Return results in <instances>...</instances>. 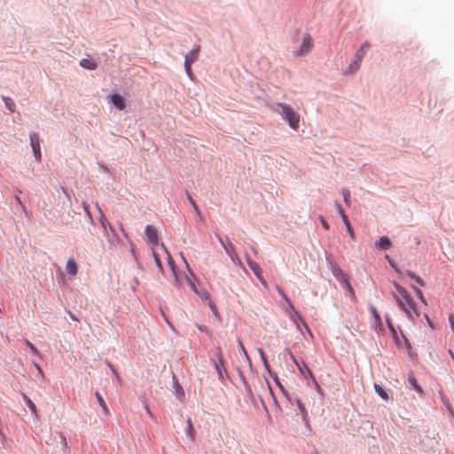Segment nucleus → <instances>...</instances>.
Returning <instances> with one entry per match:
<instances>
[{
	"instance_id": "obj_17",
	"label": "nucleus",
	"mask_w": 454,
	"mask_h": 454,
	"mask_svg": "<svg viewBox=\"0 0 454 454\" xmlns=\"http://www.w3.org/2000/svg\"><path fill=\"white\" fill-rule=\"evenodd\" d=\"M393 298L397 305V307L405 313L406 317L412 320V313L409 310V309L406 307V305L402 301V300L396 296L395 294H393Z\"/></svg>"
},
{
	"instance_id": "obj_54",
	"label": "nucleus",
	"mask_w": 454,
	"mask_h": 454,
	"mask_svg": "<svg viewBox=\"0 0 454 454\" xmlns=\"http://www.w3.org/2000/svg\"><path fill=\"white\" fill-rule=\"evenodd\" d=\"M345 227H346L347 232H348V234L349 235V237H350L351 239H353V238H354V231H353V230H352V228H351V225H350V224H348V225H346Z\"/></svg>"
},
{
	"instance_id": "obj_44",
	"label": "nucleus",
	"mask_w": 454,
	"mask_h": 454,
	"mask_svg": "<svg viewBox=\"0 0 454 454\" xmlns=\"http://www.w3.org/2000/svg\"><path fill=\"white\" fill-rule=\"evenodd\" d=\"M401 335L403 340L405 348L407 349L408 352H411L412 350L411 342L409 341V340L406 338V336L402 332H401Z\"/></svg>"
},
{
	"instance_id": "obj_23",
	"label": "nucleus",
	"mask_w": 454,
	"mask_h": 454,
	"mask_svg": "<svg viewBox=\"0 0 454 454\" xmlns=\"http://www.w3.org/2000/svg\"><path fill=\"white\" fill-rule=\"evenodd\" d=\"M23 400L30 410L31 415L37 418V410L35 404L32 402V400L26 395L22 394Z\"/></svg>"
},
{
	"instance_id": "obj_34",
	"label": "nucleus",
	"mask_w": 454,
	"mask_h": 454,
	"mask_svg": "<svg viewBox=\"0 0 454 454\" xmlns=\"http://www.w3.org/2000/svg\"><path fill=\"white\" fill-rule=\"evenodd\" d=\"M406 275L410 278L414 279L420 286H425V282L422 280V278L419 276L416 275L414 272H412L411 270H407Z\"/></svg>"
},
{
	"instance_id": "obj_19",
	"label": "nucleus",
	"mask_w": 454,
	"mask_h": 454,
	"mask_svg": "<svg viewBox=\"0 0 454 454\" xmlns=\"http://www.w3.org/2000/svg\"><path fill=\"white\" fill-rule=\"evenodd\" d=\"M408 381L412 389H414L418 393L422 392V387L418 383L417 379L412 372L408 373Z\"/></svg>"
},
{
	"instance_id": "obj_59",
	"label": "nucleus",
	"mask_w": 454,
	"mask_h": 454,
	"mask_svg": "<svg viewBox=\"0 0 454 454\" xmlns=\"http://www.w3.org/2000/svg\"><path fill=\"white\" fill-rule=\"evenodd\" d=\"M340 217H341V220H342V222H343L345 226L350 224V223H349L347 215H345V213L340 215Z\"/></svg>"
},
{
	"instance_id": "obj_46",
	"label": "nucleus",
	"mask_w": 454,
	"mask_h": 454,
	"mask_svg": "<svg viewBox=\"0 0 454 454\" xmlns=\"http://www.w3.org/2000/svg\"><path fill=\"white\" fill-rule=\"evenodd\" d=\"M385 258L387 260L389 265L395 270V271L400 273V270H398L395 262L389 257V255L386 254Z\"/></svg>"
},
{
	"instance_id": "obj_48",
	"label": "nucleus",
	"mask_w": 454,
	"mask_h": 454,
	"mask_svg": "<svg viewBox=\"0 0 454 454\" xmlns=\"http://www.w3.org/2000/svg\"><path fill=\"white\" fill-rule=\"evenodd\" d=\"M318 218L320 220V223L322 224V227L325 229V230H328L329 229V224L328 223L326 222V220L321 215H318Z\"/></svg>"
},
{
	"instance_id": "obj_55",
	"label": "nucleus",
	"mask_w": 454,
	"mask_h": 454,
	"mask_svg": "<svg viewBox=\"0 0 454 454\" xmlns=\"http://www.w3.org/2000/svg\"><path fill=\"white\" fill-rule=\"evenodd\" d=\"M302 325L303 327L305 328L306 330V333L310 336V337H313V334L309 327V325H307V323L305 321H302Z\"/></svg>"
},
{
	"instance_id": "obj_21",
	"label": "nucleus",
	"mask_w": 454,
	"mask_h": 454,
	"mask_svg": "<svg viewBox=\"0 0 454 454\" xmlns=\"http://www.w3.org/2000/svg\"><path fill=\"white\" fill-rule=\"evenodd\" d=\"M107 243L109 246V248L115 249L119 247L120 244V238L118 237L116 231L112 232V235L108 237Z\"/></svg>"
},
{
	"instance_id": "obj_4",
	"label": "nucleus",
	"mask_w": 454,
	"mask_h": 454,
	"mask_svg": "<svg viewBox=\"0 0 454 454\" xmlns=\"http://www.w3.org/2000/svg\"><path fill=\"white\" fill-rule=\"evenodd\" d=\"M313 48V42L309 33H304L302 35L301 43L298 48L293 51L294 58L303 57L308 55Z\"/></svg>"
},
{
	"instance_id": "obj_28",
	"label": "nucleus",
	"mask_w": 454,
	"mask_h": 454,
	"mask_svg": "<svg viewBox=\"0 0 454 454\" xmlns=\"http://www.w3.org/2000/svg\"><path fill=\"white\" fill-rule=\"evenodd\" d=\"M2 99L4 103V106L5 107L12 113L15 112V103L14 101L12 100V98H11L10 97L8 96H3L2 97Z\"/></svg>"
},
{
	"instance_id": "obj_31",
	"label": "nucleus",
	"mask_w": 454,
	"mask_h": 454,
	"mask_svg": "<svg viewBox=\"0 0 454 454\" xmlns=\"http://www.w3.org/2000/svg\"><path fill=\"white\" fill-rule=\"evenodd\" d=\"M262 364H263V366H264L265 370H266V371L270 373V375L274 379V381L276 382V384H277L278 386H279V387L282 389V386H281V384H280V383H279V381H278V379L277 374H276V373H275V374H272V373L270 372V365H269V364H268V361H267L266 357L264 358V360H262Z\"/></svg>"
},
{
	"instance_id": "obj_9",
	"label": "nucleus",
	"mask_w": 454,
	"mask_h": 454,
	"mask_svg": "<svg viewBox=\"0 0 454 454\" xmlns=\"http://www.w3.org/2000/svg\"><path fill=\"white\" fill-rule=\"evenodd\" d=\"M200 48L199 45H194L188 51V53L184 57V67H187V66L191 67L192 64L198 59L199 54H200Z\"/></svg>"
},
{
	"instance_id": "obj_32",
	"label": "nucleus",
	"mask_w": 454,
	"mask_h": 454,
	"mask_svg": "<svg viewBox=\"0 0 454 454\" xmlns=\"http://www.w3.org/2000/svg\"><path fill=\"white\" fill-rule=\"evenodd\" d=\"M374 389H375V392L384 400L387 399L388 397V395L386 391V389L382 387V386H380V385H377V384H374Z\"/></svg>"
},
{
	"instance_id": "obj_12",
	"label": "nucleus",
	"mask_w": 454,
	"mask_h": 454,
	"mask_svg": "<svg viewBox=\"0 0 454 454\" xmlns=\"http://www.w3.org/2000/svg\"><path fill=\"white\" fill-rule=\"evenodd\" d=\"M248 267L253 271L256 278L262 284L265 285V280L262 277V270L260 265L256 262H248Z\"/></svg>"
},
{
	"instance_id": "obj_62",
	"label": "nucleus",
	"mask_w": 454,
	"mask_h": 454,
	"mask_svg": "<svg viewBox=\"0 0 454 454\" xmlns=\"http://www.w3.org/2000/svg\"><path fill=\"white\" fill-rule=\"evenodd\" d=\"M309 379L312 380L313 386H315L317 389H319L320 387H319L317 381L316 380V379L314 378V376L312 375V378H309Z\"/></svg>"
},
{
	"instance_id": "obj_53",
	"label": "nucleus",
	"mask_w": 454,
	"mask_h": 454,
	"mask_svg": "<svg viewBox=\"0 0 454 454\" xmlns=\"http://www.w3.org/2000/svg\"><path fill=\"white\" fill-rule=\"evenodd\" d=\"M409 310H410L411 312L412 311V312L415 314V316H416L417 317H419V311H418V309H417V308H416V304H415V302H414V301H413V305H412V307H409Z\"/></svg>"
},
{
	"instance_id": "obj_1",
	"label": "nucleus",
	"mask_w": 454,
	"mask_h": 454,
	"mask_svg": "<svg viewBox=\"0 0 454 454\" xmlns=\"http://www.w3.org/2000/svg\"><path fill=\"white\" fill-rule=\"evenodd\" d=\"M271 109L287 122L291 129H298L300 126V115L290 105L286 103L277 102L271 106Z\"/></svg>"
},
{
	"instance_id": "obj_15",
	"label": "nucleus",
	"mask_w": 454,
	"mask_h": 454,
	"mask_svg": "<svg viewBox=\"0 0 454 454\" xmlns=\"http://www.w3.org/2000/svg\"><path fill=\"white\" fill-rule=\"evenodd\" d=\"M96 207L100 214V216H99V222L101 223V226L102 228L104 229V231H107V229H109V231L111 232H114V226L107 221V219L105 217V215L104 213L102 212L101 208L98 207V203H96Z\"/></svg>"
},
{
	"instance_id": "obj_56",
	"label": "nucleus",
	"mask_w": 454,
	"mask_h": 454,
	"mask_svg": "<svg viewBox=\"0 0 454 454\" xmlns=\"http://www.w3.org/2000/svg\"><path fill=\"white\" fill-rule=\"evenodd\" d=\"M335 207L340 215L344 214V210L339 202H335Z\"/></svg>"
},
{
	"instance_id": "obj_47",
	"label": "nucleus",
	"mask_w": 454,
	"mask_h": 454,
	"mask_svg": "<svg viewBox=\"0 0 454 454\" xmlns=\"http://www.w3.org/2000/svg\"><path fill=\"white\" fill-rule=\"evenodd\" d=\"M33 365L36 369L38 376L43 379L44 375H43V372L41 366L35 362H33Z\"/></svg>"
},
{
	"instance_id": "obj_40",
	"label": "nucleus",
	"mask_w": 454,
	"mask_h": 454,
	"mask_svg": "<svg viewBox=\"0 0 454 454\" xmlns=\"http://www.w3.org/2000/svg\"><path fill=\"white\" fill-rule=\"evenodd\" d=\"M161 247H162L165 249V251H166V254H167V255H168V263L169 267L171 268V270H172L173 274H174L175 276H176V268H175V262H174V261L172 260V258H171L170 254H168V252L167 251V249H166V247H164V245H163V244H161Z\"/></svg>"
},
{
	"instance_id": "obj_42",
	"label": "nucleus",
	"mask_w": 454,
	"mask_h": 454,
	"mask_svg": "<svg viewBox=\"0 0 454 454\" xmlns=\"http://www.w3.org/2000/svg\"><path fill=\"white\" fill-rule=\"evenodd\" d=\"M393 286L397 291V293H399L402 296L406 294L407 290L403 286H402L398 282L393 281Z\"/></svg>"
},
{
	"instance_id": "obj_38",
	"label": "nucleus",
	"mask_w": 454,
	"mask_h": 454,
	"mask_svg": "<svg viewBox=\"0 0 454 454\" xmlns=\"http://www.w3.org/2000/svg\"><path fill=\"white\" fill-rule=\"evenodd\" d=\"M411 288L415 292V294H416L417 297L419 299V301L422 303H424L425 305H427V301H426V299H425V297L423 295L422 291L419 288H418L417 286H413V285L411 286Z\"/></svg>"
},
{
	"instance_id": "obj_49",
	"label": "nucleus",
	"mask_w": 454,
	"mask_h": 454,
	"mask_svg": "<svg viewBox=\"0 0 454 454\" xmlns=\"http://www.w3.org/2000/svg\"><path fill=\"white\" fill-rule=\"evenodd\" d=\"M215 237L220 244V246L223 248L225 251V248L227 247V242H224L222 237L219 234H215Z\"/></svg>"
},
{
	"instance_id": "obj_52",
	"label": "nucleus",
	"mask_w": 454,
	"mask_h": 454,
	"mask_svg": "<svg viewBox=\"0 0 454 454\" xmlns=\"http://www.w3.org/2000/svg\"><path fill=\"white\" fill-rule=\"evenodd\" d=\"M276 289H277L278 293L281 295L283 300L287 298V295L286 294L284 290L279 286H277Z\"/></svg>"
},
{
	"instance_id": "obj_25",
	"label": "nucleus",
	"mask_w": 454,
	"mask_h": 454,
	"mask_svg": "<svg viewBox=\"0 0 454 454\" xmlns=\"http://www.w3.org/2000/svg\"><path fill=\"white\" fill-rule=\"evenodd\" d=\"M95 396H96L98 403L101 407L102 412L105 415H108L109 410H108L107 405H106L104 398L102 397V395L97 391V392H95Z\"/></svg>"
},
{
	"instance_id": "obj_16",
	"label": "nucleus",
	"mask_w": 454,
	"mask_h": 454,
	"mask_svg": "<svg viewBox=\"0 0 454 454\" xmlns=\"http://www.w3.org/2000/svg\"><path fill=\"white\" fill-rule=\"evenodd\" d=\"M374 246L382 250H387L391 247V241L387 236H381L375 241Z\"/></svg>"
},
{
	"instance_id": "obj_11",
	"label": "nucleus",
	"mask_w": 454,
	"mask_h": 454,
	"mask_svg": "<svg viewBox=\"0 0 454 454\" xmlns=\"http://www.w3.org/2000/svg\"><path fill=\"white\" fill-rule=\"evenodd\" d=\"M172 388H173V394L176 395V397L178 400L181 401L184 398V388L180 385L177 378L175 375L172 376Z\"/></svg>"
},
{
	"instance_id": "obj_14",
	"label": "nucleus",
	"mask_w": 454,
	"mask_h": 454,
	"mask_svg": "<svg viewBox=\"0 0 454 454\" xmlns=\"http://www.w3.org/2000/svg\"><path fill=\"white\" fill-rule=\"evenodd\" d=\"M110 99L112 104L119 110H122L125 108V102L122 96L114 93L110 96Z\"/></svg>"
},
{
	"instance_id": "obj_35",
	"label": "nucleus",
	"mask_w": 454,
	"mask_h": 454,
	"mask_svg": "<svg viewBox=\"0 0 454 454\" xmlns=\"http://www.w3.org/2000/svg\"><path fill=\"white\" fill-rule=\"evenodd\" d=\"M82 208H83V211L86 215V217H87V220L90 223H93V217L91 215V213L90 211V206L87 202L83 201L82 202Z\"/></svg>"
},
{
	"instance_id": "obj_41",
	"label": "nucleus",
	"mask_w": 454,
	"mask_h": 454,
	"mask_svg": "<svg viewBox=\"0 0 454 454\" xmlns=\"http://www.w3.org/2000/svg\"><path fill=\"white\" fill-rule=\"evenodd\" d=\"M186 437L191 442L195 441V429L193 427H190V428L187 427Z\"/></svg>"
},
{
	"instance_id": "obj_2",
	"label": "nucleus",
	"mask_w": 454,
	"mask_h": 454,
	"mask_svg": "<svg viewBox=\"0 0 454 454\" xmlns=\"http://www.w3.org/2000/svg\"><path fill=\"white\" fill-rule=\"evenodd\" d=\"M371 47L368 41L364 42L359 48L356 51L353 59L350 64L344 70V74L350 75L357 72L361 67V63L364 56L366 55L367 50Z\"/></svg>"
},
{
	"instance_id": "obj_63",
	"label": "nucleus",
	"mask_w": 454,
	"mask_h": 454,
	"mask_svg": "<svg viewBox=\"0 0 454 454\" xmlns=\"http://www.w3.org/2000/svg\"><path fill=\"white\" fill-rule=\"evenodd\" d=\"M258 353H259V356H260V358L261 360H264V358L266 357L262 349V348H258Z\"/></svg>"
},
{
	"instance_id": "obj_6",
	"label": "nucleus",
	"mask_w": 454,
	"mask_h": 454,
	"mask_svg": "<svg viewBox=\"0 0 454 454\" xmlns=\"http://www.w3.org/2000/svg\"><path fill=\"white\" fill-rule=\"evenodd\" d=\"M215 356L217 357V361H215V367L217 372L218 379L223 380L224 377L227 375V372L223 364L222 350L220 347L216 348Z\"/></svg>"
},
{
	"instance_id": "obj_36",
	"label": "nucleus",
	"mask_w": 454,
	"mask_h": 454,
	"mask_svg": "<svg viewBox=\"0 0 454 454\" xmlns=\"http://www.w3.org/2000/svg\"><path fill=\"white\" fill-rule=\"evenodd\" d=\"M152 254H153V259H154L155 264H156V266H157V268H158L159 271L162 273V272H163V266H162V264H161V262H160V258H159L158 254H156V252L154 251V249H153V248H152Z\"/></svg>"
},
{
	"instance_id": "obj_27",
	"label": "nucleus",
	"mask_w": 454,
	"mask_h": 454,
	"mask_svg": "<svg viewBox=\"0 0 454 454\" xmlns=\"http://www.w3.org/2000/svg\"><path fill=\"white\" fill-rule=\"evenodd\" d=\"M208 304V307L210 309V310L212 311L213 313V316L215 317V319L218 322V323H222V317L216 308V305L215 303L213 301V300H209V302L207 303Z\"/></svg>"
},
{
	"instance_id": "obj_13",
	"label": "nucleus",
	"mask_w": 454,
	"mask_h": 454,
	"mask_svg": "<svg viewBox=\"0 0 454 454\" xmlns=\"http://www.w3.org/2000/svg\"><path fill=\"white\" fill-rule=\"evenodd\" d=\"M79 65L81 67L90 71L97 69L98 66V63L95 60H93L90 56L82 59L79 61Z\"/></svg>"
},
{
	"instance_id": "obj_30",
	"label": "nucleus",
	"mask_w": 454,
	"mask_h": 454,
	"mask_svg": "<svg viewBox=\"0 0 454 454\" xmlns=\"http://www.w3.org/2000/svg\"><path fill=\"white\" fill-rule=\"evenodd\" d=\"M369 309H370V312L372 313V316L373 317L376 324L378 325H382L381 317H380L379 312L377 311L376 308L374 306L371 305L369 307Z\"/></svg>"
},
{
	"instance_id": "obj_58",
	"label": "nucleus",
	"mask_w": 454,
	"mask_h": 454,
	"mask_svg": "<svg viewBox=\"0 0 454 454\" xmlns=\"http://www.w3.org/2000/svg\"><path fill=\"white\" fill-rule=\"evenodd\" d=\"M340 217H341V220H342V222H343L345 226L350 224V223H349L347 215H345V213L340 215Z\"/></svg>"
},
{
	"instance_id": "obj_43",
	"label": "nucleus",
	"mask_w": 454,
	"mask_h": 454,
	"mask_svg": "<svg viewBox=\"0 0 454 454\" xmlns=\"http://www.w3.org/2000/svg\"><path fill=\"white\" fill-rule=\"evenodd\" d=\"M25 343H26V345L29 348L30 351H31L35 356H38V355H39V351H38V349L36 348V347H35L32 342H30L28 340H25Z\"/></svg>"
},
{
	"instance_id": "obj_10",
	"label": "nucleus",
	"mask_w": 454,
	"mask_h": 454,
	"mask_svg": "<svg viewBox=\"0 0 454 454\" xmlns=\"http://www.w3.org/2000/svg\"><path fill=\"white\" fill-rule=\"evenodd\" d=\"M145 240L152 245H157L158 244V236H157V231L155 227L148 224L145 228Z\"/></svg>"
},
{
	"instance_id": "obj_60",
	"label": "nucleus",
	"mask_w": 454,
	"mask_h": 454,
	"mask_svg": "<svg viewBox=\"0 0 454 454\" xmlns=\"http://www.w3.org/2000/svg\"><path fill=\"white\" fill-rule=\"evenodd\" d=\"M186 196H187V200L190 202V204L192 205V207L194 204H196L195 200L192 199V197L191 196V194L188 192H186Z\"/></svg>"
},
{
	"instance_id": "obj_64",
	"label": "nucleus",
	"mask_w": 454,
	"mask_h": 454,
	"mask_svg": "<svg viewBox=\"0 0 454 454\" xmlns=\"http://www.w3.org/2000/svg\"><path fill=\"white\" fill-rule=\"evenodd\" d=\"M425 318H426L429 327L434 328V325H433L432 322L430 321L427 314H425Z\"/></svg>"
},
{
	"instance_id": "obj_57",
	"label": "nucleus",
	"mask_w": 454,
	"mask_h": 454,
	"mask_svg": "<svg viewBox=\"0 0 454 454\" xmlns=\"http://www.w3.org/2000/svg\"><path fill=\"white\" fill-rule=\"evenodd\" d=\"M160 314L161 316L163 317V319L165 320V322L170 326L172 327V324L170 323V321L168 320V317L165 315L164 311L160 309Z\"/></svg>"
},
{
	"instance_id": "obj_7",
	"label": "nucleus",
	"mask_w": 454,
	"mask_h": 454,
	"mask_svg": "<svg viewBox=\"0 0 454 454\" xmlns=\"http://www.w3.org/2000/svg\"><path fill=\"white\" fill-rule=\"evenodd\" d=\"M225 253L227 254V255H229V257L233 264H235L242 269H245L243 262H241L240 258L238 256V254L235 251V247H234L233 244L230 241V239L228 238H227V247L225 248Z\"/></svg>"
},
{
	"instance_id": "obj_39",
	"label": "nucleus",
	"mask_w": 454,
	"mask_h": 454,
	"mask_svg": "<svg viewBox=\"0 0 454 454\" xmlns=\"http://www.w3.org/2000/svg\"><path fill=\"white\" fill-rule=\"evenodd\" d=\"M295 402H296V403H297L298 409H299V411H300V412H301V414L302 419H306V417H307V411H306V409H305L304 404H303V403L301 402V400H300V399H298V398L295 400Z\"/></svg>"
},
{
	"instance_id": "obj_33",
	"label": "nucleus",
	"mask_w": 454,
	"mask_h": 454,
	"mask_svg": "<svg viewBox=\"0 0 454 454\" xmlns=\"http://www.w3.org/2000/svg\"><path fill=\"white\" fill-rule=\"evenodd\" d=\"M284 302L282 303V306L284 308V309L288 313V314H291V312H294V311H296L291 302V301L289 300V298H286L283 300Z\"/></svg>"
},
{
	"instance_id": "obj_45",
	"label": "nucleus",
	"mask_w": 454,
	"mask_h": 454,
	"mask_svg": "<svg viewBox=\"0 0 454 454\" xmlns=\"http://www.w3.org/2000/svg\"><path fill=\"white\" fill-rule=\"evenodd\" d=\"M406 304L408 305V307H412L413 305V300H412V297L410 295V294L408 292H406V294H404L403 296H402Z\"/></svg>"
},
{
	"instance_id": "obj_26",
	"label": "nucleus",
	"mask_w": 454,
	"mask_h": 454,
	"mask_svg": "<svg viewBox=\"0 0 454 454\" xmlns=\"http://www.w3.org/2000/svg\"><path fill=\"white\" fill-rule=\"evenodd\" d=\"M66 269L72 277L75 276L77 273V265L73 259L67 260Z\"/></svg>"
},
{
	"instance_id": "obj_37",
	"label": "nucleus",
	"mask_w": 454,
	"mask_h": 454,
	"mask_svg": "<svg viewBox=\"0 0 454 454\" xmlns=\"http://www.w3.org/2000/svg\"><path fill=\"white\" fill-rule=\"evenodd\" d=\"M341 193H342V197H343V201L344 203L347 205V206H349L350 205V192L348 189L347 188H343L341 190Z\"/></svg>"
},
{
	"instance_id": "obj_5",
	"label": "nucleus",
	"mask_w": 454,
	"mask_h": 454,
	"mask_svg": "<svg viewBox=\"0 0 454 454\" xmlns=\"http://www.w3.org/2000/svg\"><path fill=\"white\" fill-rule=\"evenodd\" d=\"M286 351H287L291 360L296 365L300 374L305 378H312V372H311L310 369L309 368V366L306 364V363L304 361H298L295 358V356L293 355V353L290 351L289 348H286Z\"/></svg>"
},
{
	"instance_id": "obj_24",
	"label": "nucleus",
	"mask_w": 454,
	"mask_h": 454,
	"mask_svg": "<svg viewBox=\"0 0 454 454\" xmlns=\"http://www.w3.org/2000/svg\"><path fill=\"white\" fill-rule=\"evenodd\" d=\"M239 378H240V380H241V381L243 383V386L245 387V391H246L247 395H248L249 397L252 398L253 397V391H252V388L249 386V384H248V382H247V380L243 372L239 370Z\"/></svg>"
},
{
	"instance_id": "obj_50",
	"label": "nucleus",
	"mask_w": 454,
	"mask_h": 454,
	"mask_svg": "<svg viewBox=\"0 0 454 454\" xmlns=\"http://www.w3.org/2000/svg\"><path fill=\"white\" fill-rule=\"evenodd\" d=\"M186 280L189 283L191 288L193 292H197L198 287L196 286L195 283L189 277H186Z\"/></svg>"
},
{
	"instance_id": "obj_8",
	"label": "nucleus",
	"mask_w": 454,
	"mask_h": 454,
	"mask_svg": "<svg viewBox=\"0 0 454 454\" xmlns=\"http://www.w3.org/2000/svg\"><path fill=\"white\" fill-rule=\"evenodd\" d=\"M36 137V133L33 132L29 134V140H30V145L33 151V154L35 157V160L36 161H40L42 159V153L40 149V143L38 140H35V137Z\"/></svg>"
},
{
	"instance_id": "obj_29",
	"label": "nucleus",
	"mask_w": 454,
	"mask_h": 454,
	"mask_svg": "<svg viewBox=\"0 0 454 454\" xmlns=\"http://www.w3.org/2000/svg\"><path fill=\"white\" fill-rule=\"evenodd\" d=\"M199 297H200L202 300L207 301V303L209 302V300H212L210 298L209 293L203 288H198L197 292H194Z\"/></svg>"
},
{
	"instance_id": "obj_3",
	"label": "nucleus",
	"mask_w": 454,
	"mask_h": 454,
	"mask_svg": "<svg viewBox=\"0 0 454 454\" xmlns=\"http://www.w3.org/2000/svg\"><path fill=\"white\" fill-rule=\"evenodd\" d=\"M327 264L334 278H336L349 293L351 299H355V291L349 283L348 274L344 273L339 264L333 260L327 259Z\"/></svg>"
},
{
	"instance_id": "obj_20",
	"label": "nucleus",
	"mask_w": 454,
	"mask_h": 454,
	"mask_svg": "<svg viewBox=\"0 0 454 454\" xmlns=\"http://www.w3.org/2000/svg\"><path fill=\"white\" fill-rule=\"evenodd\" d=\"M58 434L59 437V442L61 445V450H62L63 454H70L71 450H70V446L68 444L67 437L62 433H59Z\"/></svg>"
},
{
	"instance_id": "obj_22",
	"label": "nucleus",
	"mask_w": 454,
	"mask_h": 454,
	"mask_svg": "<svg viewBox=\"0 0 454 454\" xmlns=\"http://www.w3.org/2000/svg\"><path fill=\"white\" fill-rule=\"evenodd\" d=\"M289 317L294 322L295 327L299 331H301L300 323H299V322H301L302 324V321H304L301 315L296 310V311L291 312V314H289Z\"/></svg>"
},
{
	"instance_id": "obj_61",
	"label": "nucleus",
	"mask_w": 454,
	"mask_h": 454,
	"mask_svg": "<svg viewBox=\"0 0 454 454\" xmlns=\"http://www.w3.org/2000/svg\"><path fill=\"white\" fill-rule=\"evenodd\" d=\"M67 314L73 321H76V322L78 321V318L76 317V316L74 313H72L70 310L67 311Z\"/></svg>"
},
{
	"instance_id": "obj_51",
	"label": "nucleus",
	"mask_w": 454,
	"mask_h": 454,
	"mask_svg": "<svg viewBox=\"0 0 454 454\" xmlns=\"http://www.w3.org/2000/svg\"><path fill=\"white\" fill-rule=\"evenodd\" d=\"M184 70H185L186 75L192 80L193 78V74H192L191 67H189V66L184 67Z\"/></svg>"
},
{
	"instance_id": "obj_18",
	"label": "nucleus",
	"mask_w": 454,
	"mask_h": 454,
	"mask_svg": "<svg viewBox=\"0 0 454 454\" xmlns=\"http://www.w3.org/2000/svg\"><path fill=\"white\" fill-rule=\"evenodd\" d=\"M386 324H387V328L389 329L390 333H391V335L395 340V342L400 346V341H399V339H398V334H397V332L390 319V317L388 316H386Z\"/></svg>"
}]
</instances>
